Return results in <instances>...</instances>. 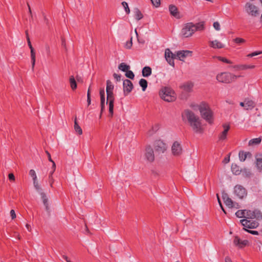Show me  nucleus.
<instances>
[{
    "label": "nucleus",
    "instance_id": "nucleus-7",
    "mask_svg": "<svg viewBox=\"0 0 262 262\" xmlns=\"http://www.w3.org/2000/svg\"><path fill=\"white\" fill-rule=\"evenodd\" d=\"M154 147L155 151L159 154L164 153L167 149L166 144L161 140H156Z\"/></svg>",
    "mask_w": 262,
    "mask_h": 262
},
{
    "label": "nucleus",
    "instance_id": "nucleus-58",
    "mask_svg": "<svg viewBox=\"0 0 262 262\" xmlns=\"http://www.w3.org/2000/svg\"><path fill=\"white\" fill-rule=\"evenodd\" d=\"M10 215L12 219H14L16 217V214L14 210H11L10 211Z\"/></svg>",
    "mask_w": 262,
    "mask_h": 262
},
{
    "label": "nucleus",
    "instance_id": "nucleus-28",
    "mask_svg": "<svg viewBox=\"0 0 262 262\" xmlns=\"http://www.w3.org/2000/svg\"><path fill=\"white\" fill-rule=\"evenodd\" d=\"M255 107L254 102L251 100H245V109L247 110H252Z\"/></svg>",
    "mask_w": 262,
    "mask_h": 262
},
{
    "label": "nucleus",
    "instance_id": "nucleus-3",
    "mask_svg": "<svg viewBox=\"0 0 262 262\" xmlns=\"http://www.w3.org/2000/svg\"><path fill=\"white\" fill-rule=\"evenodd\" d=\"M160 97L167 102H173L176 99L174 91L170 87L162 88L159 92Z\"/></svg>",
    "mask_w": 262,
    "mask_h": 262
},
{
    "label": "nucleus",
    "instance_id": "nucleus-48",
    "mask_svg": "<svg viewBox=\"0 0 262 262\" xmlns=\"http://www.w3.org/2000/svg\"><path fill=\"white\" fill-rule=\"evenodd\" d=\"M262 53V51H256L252 52L247 55L248 57H252L254 56L259 55Z\"/></svg>",
    "mask_w": 262,
    "mask_h": 262
},
{
    "label": "nucleus",
    "instance_id": "nucleus-51",
    "mask_svg": "<svg viewBox=\"0 0 262 262\" xmlns=\"http://www.w3.org/2000/svg\"><path fill=\"white\" fill-rule=\"evenodd\" d=\"M245 231H247L248 232L252 234H253V235H258V232L257 231H255V230H248V229H247L245 228H243Z\"/></svg>",
    "mask_w": 262,
    "mask_h": 262
},
{
    "label": "nucleus",
    "instance_id": "nucleus-11",
    "mask_svg": "<svg viewBox=\"0 0 262 262\" xmlns=\"http://www.w3.org/2000/svg\"><path fill=\"white\" fill-rule=\"evenodd\" d=\"M124 95H127L133 89L134 86L132 81L128 79H125L123 83Z\"/></svg>",
    "mask_w": 262,
    "mask_h": 262
},
{
    "label": "nucleus",
    "instance_id": "nucleus-34",
    "mask_svg": "<svg viewBox=\"0 0 262 262\" xmlns=\"http://www.w3.org/2000/svg\"><path fill=\"white\" fill-rule=\"evenodd\" d=\"M139 85L142 89L143 91H145L147 87V81L145 79H141L139 81Z\"/></svg>",
    "mask_w": 262,
    "mask_h": 262
},
{
    "label": "nucleus",
    "instance_id": "nucleus-44",
    "mask_svg": "<svg viewBox=\"0 0 262 262\" xmlns=\"http://www.w3.org/2000/svg\"><path fill=\"white\" fill-rule=\"evenodd\" d=\"M29 174L31 177H32L33 180H36L37 179V176L34 170L31 169L29 171Z\"/></svg>",
    "mask_w": 262,
    "mask_h": 262
},
{
    "label": "nucleus",
    "instance_id": "nucleus-36",
    "mask_svg": "<svg viewBox=\"0 0 262 262\" xmlns=\"http://www.w3.org/2000/svg\"><path fill=\"white\" fill-rule=\"evenodd\" d=\"M246 210H239L235 213V215L239 218H246Z\"/></svg>",
    "mask_w": 262,
    "mask_h": 262
},
{
    "label": "nucleus",
    "instance_id": "nucleus-5",
    "mask_svg": "<svg viewBox=\"0 0 262 262\" xmlns=\"http://www.w3.org/2000/svg\"><path fill=\"white\" fill-rule=\"evenodd\" d=\"M194 24L192 23H188L184 25L181 31V34L185 38L191 36L195 32L193 29Z\"/></svg>",
    "mask_w": 262,
    "mask_h": 262
},
{
    "label": "nucleus",
    "instance_id": "nucleus-50",
    "mask_svg": "<svg viewBox=\"0 0 262 262\" xmlns=\"http://www.w3.org/2000/svg\"><path fill=\"white\" fill-rule=\"evenodd\" d=\"M213 26L214 28L217 31H219L221 29L220 25L217 21L214 22Z\"/></svg>",
    "mask_w": 262,
    "mask_h": 262
},
{
    "label": "nucleus",
    "instance_id": "nucleus-18",
    "mask_svg": "<svg viewBox=\"0 0 262 262\" xmlns=\"http://www.w3.org/2000/svg\"><path fill=\"white\" fill-rule=\"evenodd\" d=\"M169 10L170 14L176 17V18H180L181 16L180 15V13L178 11L177 7L172 5H170L169 6Z\"/></svg>",
    "mask_w": 262,
    "mask_h": 262
},
{
    "label": "nucleus",
    "instance_id": "nucleus-24",
    "mask_svg": "<svg viewBox=\"0 0 262 262\" xmlns=\"http://www.w3.org/2000/svg\"><path fill=\"white\" fill-rule=\"evenodd\" d=\"M193 84L191 82H187L182 85L180 88L183 89L186 92H190L193 88Z\"/></svg>",
    "mask_w": 262,
    "mask_h": 262
},
{
    "label": "nucleus",
    "instance_id": "nucleus-2",
    "mask_svg": "<svg viewBox=\"0 0 262 262\" xmlns=\"http://www.w3.org/2000/svg\"><path fill=\"white\" fill-rule=\"evenodd\" d=\"M198 108L202 117L209 124H212L213 122V112L209 105L205 102H202L198 105Z\"/></svg>",
    "mask_w": 262,
    "mask_h": 262
},
{
    "label": "nucleus",
    "instance_id": "nucleus-33",
    "mask_svg": "<svg viewBox=\"0 0 262 262\" xmlns=\"http://www.w3.org/2000/svg\"><path fill=\"white\" fill-rule=\"evenodd\" d=\"M118 69L123 72H126L130 69V66L122 62L119 65Z\"/></svg>",
    "mask_w": 262,
    "mask_h": 262
},
{
    "label": "nucleus",
    "instance_id": "nucleus-43",
    "mask_svg": "<svg viewBox=\"0 0 262 262\" xmlns=\"http://www.w3.org/2000/svg\"><path fill=\"white\" fill-rule=\"evenodd\" d=\"M233 41L237 44H241L245 42L246 40L242 38L236 37L234 39Z\"/></svg>",
    "mask_w": 262,
    "mask_h": 262
},
{
    "label": "nucleus",
    "instance_id": "nucleus-10",
    "mask_svg": "<svg viewBox=\"0 0 262 262\" xmlns=\"http://www.w3.org/2000/svg\"><path fill=\"white\" fill-rule=\"evenodd\" d=\"M240 222L245 228H247L248 229L256 228L259 225L257 222L247 219L241 220Z\"/></svg>",
    "mask_w": 262,
    "mask_h": 262
},
{
    "label": "nucleus",
    "instance_id": "nucleus-26",
    "mask_svg": "<svg viewBox=\"0 0 262 262\" xmlns=\"http://www.w3.org/2000/svg\"><path fill=\"white\" fill-rule=\"evenodd\" d=\"M224 203L226 204L227 206H228L229 208H238V204L236 203L234 204L233 201L231 200V198H229L227 200H226L224 202Z\"/></svg>",
    "mask_w": 262,
    "mask_h": 262
},
{
    "label": "nucleus",
    "instance_id": "nucleus-46",
    "mask_svg": "<svg viewBox=\"0 0 262 262\" xmlns=\"http://www.w3.org/2000/svg\"><path fill=\"white\" fill-rule=\"evenodd\" d=\"M52 170L49 173V179H52V175L56 169V164L55 162H53V164H52Z\"/></svg>",
    "mask_w": 262,
    "mask_h": 262
},
{
    "label": "nucleus",
    "instance_id": "nucleus-39",
    "mask_svg": "<svg viewBox=\"0 0 262 262\" xmlns=\"http://www.w3.org/2000/svg\"><path fill=\"white\" fill-rule=\"evenodd\" d=\"M216 58L219 60L222 61L223 62L226 63L231 64L232 63L231 60H230L225 57H222V56H217Z\"/></svg>",
    "mask_w": 262,
    "mask_h": 262
},
{
    "label": "nucleus",
    "instance_id": "nucleus-6",
    "mask_svg": "<svg viewBox=\"0 0 262 262\" xmlns=\"http://www.w3.org/2000/svg\"><path fill=\"white\" fill-rule=\"evenodd\" d=\"M245 11L252 16H257L259 14L258 8L253 4L247 2L244 7Z\"/></svg>",
    "mask_w": 262,
    "mask_h": 262
},
{
    "label": "nucleus",
    "instance_id": "nucleus-14",
    "mask_svg": "<svg viewBox=\"0 0 262 262\" xmlns=\"http://www.w3.org/2000/svg\"><path fill=\"white\" fill-rule=\"evenodd\" d=\"M171 151L174 156H179L182 153V148L180 143L177 141H175L171 147Z\"/></svg>",
    "mask_w": 262,
    "mask_h": 262
},
{
    "label": "nucleus",
    "instance_id": "nucleus-53",
    "mask_svg": "<svg viewBox=\"0 0 262 262\" xmlns=\"http://www.w3.org/2000/svg\"><path fill=\"white\" fill-rule=\"evenodd\" d=\"M229 198V197L227 193H226L225 192H222V199H223L224 202H225L226 200H227Z\"/></svg>",
    "mask_w": 262,
    "mask_h": 262
},
{
    "label": "nucleus",
    "instance_id": "nucleus-52",
    "mask_svg": "<svg viewBox=\"0 0 262 262\" xmlns=\"http://www.w3.org/2000/svg\"><path fill=\"white\" fill-rule=\"evenodd\" d=\"M216 196H217V198L218 202H219V203L220 204V206L222 210L224 211V212L225 213H226V211H225V210L224 208H223V205L222 204V203H221V200H220V199L219 198V194H216Z\"/></svg>",
    "mask_w": 262,
    "mask_h": 262
},
{
    "label": "nucleus",
    "instance_id": "nucleus-4",
    "mask_svg": "<svg viewBox=\"0 0 262 262\" xmlns=\"http://www.w3.org/2000/svg\"><path fill=\"white\" fill-rule=\"evenodd\" d=\"M240 76H236L229 72H223L216 76V79L220 82L229 83L234 81Z\"/></svg>",
    "mask_w": 262,
    "mask_h": 262
},
{
    "label": "nucleus",
    "instance_id": "nucleus-20",
    "mask_svg": "<svg viewBox=\"0 0 262 262\" xmlns=\"http://www.w3.org/2000/svg\"><path fill=\"white\" fill-rule=\"evenodd\" d=\"M41 199L42 200L43 204L45 206L46 210L47 211H50V207L48 203V199L46 194V193L43 192H41L40 193Z\"/></svg>",
    "mask_w": 262,
    "mask_h": 262
},
{
    "label": "nucleus",
    "instance_id": "nucleus-31",
    "mask_svg": "<svg viewBox=\"0 0 262 262\" xmlns=\"http://www.w3.org/2000/svg\"><path fill=\"white\" fill-rule=\"evenodd\" d=\"M261 138L260 137L252 139L249 141V145L253 146L258 145L261 142Z\"/></svg>",
    "mask_w": 262,
    "mask_h": 262
},
{
    "label": "nucleus",
    "instance_id": "nucleus-59",
    "mask_svg": "<svg viewBox=\"0 0 262 262\" xmlns=\"http://www.w3.org/2000/svg\"><path fill=\"white\" fill-rule=\"evenodd\" d=\"M100 96H105V91L104 88H101L100 89L99 91Z\"/></svg>",
    "mask_w": 262,
    "mask_h": 262
},
{
    "label": "nucleus",
    "instance_id": "nucleus-1",
    "mask_svg": "<svg viewBox=\"0 0 262 262\" xmlns=\"http://www.w3.org/2000/svg\"><path fill=\"white\" fill-rule=\"evenodd\" d=\"M182 119L184 122H188L195 132H202V123L199 117L191 110H184L182 113Z\"/></svg>",
    "mask_w": 262,
    "mask_h": 262
},
{
    "label": "nucleus",
    "instance_id": "nucleus-61",
    "mask_svg": "<svg viewBox=\"0 0 262 262\" xmlns=\"http://www.w3.org/2000/svg\"><path fill=\"white\" fill-rule=\"evenodd\" d=\"M87 102L88 105H90L91 104V94H89V93L87 94Z\"/></svg>",
    "mask_w": 262,
    "mask_h": 262
},
{
    "label": "nucleus",
    "instance_id": "nucleus-16",
    "mask_svg": "<svg viewBox=\"0 0 262 262\" xmlns=\"http://www.w3.org/2000/svg\"><path fill=\"white\" fill-rule=\"evenodd\" d=\"M27 40L28 45L29 48L30 49V50H31V62H32V69L33 70L34 66H35V52L34 48H33V47L31 45L30 38L28 37V39Z\"/></svg>",
    "mask_w": 262,
    "mask_h": 262
},
{
    "label": "nucleus",
    "instance_id": "nucleus-8",
    "mask_svg": "<svg viewBox=\"0 0 262 262\" xmlns=\"http://www.w3.org/2000/svg\"><path fill=\"white\" fill-rule=\"evenodd\" d=\"M246 218L251 219H256L257 220H261L262 219V213L258 210H254V211L246 210Z\"/></svg>",
    "mask_w": 262,
    "mask_h": 262
},
{
    "label": "nucleus",
    "instance_id": "nucleus-42",
    "mask_svg": "<svg viewBox=\"0 0 262 262\" xmlns=\"http://www.w3.org/2000/svg\"><path fill=\"white\" fill-rule=\"evenodd\" d=\"M122 5L124 7L126 13L127 14H129V12H130V10H129V8L128 6L127 3L126 2H123L122 3Z\"/></svg>",
    "mask_w": 262,
    "mask_h": 262
},
{
    "label": "nucleus",
    "instance_id": "nucleus-12",
    "mask_svg": "<svg viewBox=\"0 0 262 262\" xmlns=\"http://www.w3.org/2000/svg\"><path fill=\"white\" fill-rule=\"evenodd\" d=\"M176 55L174 54L169 49H166L165 51V57L168 63L172 67L174 66L173 59L176 58Z\"/></svg>",
    "mask_w": 262,
    "mask_h": 262
},
{
    "label": "nucleus",
    "instance_id": "nucleus-55",
    "mask_svg": "<svg viewBox=\"0 0 262 262\" xmlns=\"http://www.w3.org/2000/svg\"><path fill=\"white\" fill-rule=\"evenodd\" d=\"M100 107H101V111H100V118L101 117L102 114L105 110V103H100Z\"/></svg>",
    "mask_w": 262,
    "mask_h": 262
},
{
    "label": "nucleus",
    "instance_id": "nucleus-23",
    "mask_svg": "<svg viewBox=\"0 0 262 262\" xmlns=\"http://www.w3.org/2000/svg\"><path fill=\"white\" fill-rule=\"evenodd\" d=\"M115 99H109V100L106 101V103H108L109 108V117H113L114 114V103Z\"/></svg>",
    "mask_w": 262,
    "mask_h": 262
},
{
    "label": "nucleus",
    "instance_id": "nucleus-25",
    "mask_svg": "<svg viewBox=\"0 0 262 262\" xmlns=\"http://www.w3.org/2000/svg\"><path fill=\"white\" fill-rule=\"evenodd\" d=\"M256 164L257 169L259 171H262V154L256 155Z\"/></svg>",
    "mask_w": 262,
    "mask_h": 262
},
{
    "label": "nucleus",
    "instance_id": "nucleus-60",
    "mask_svg": "<svg viewBox=\"0 0 262 262\" xmlns=\"http://www.w3.org/2000/svg\"><path fill=\"white\" fill-rule=\"evenodd\" d=\"M8 178L10 181H14L15 180L14 175L12 173L9 174Z\"/></svg>",
    "mask_w": 262,
    "mask_h": 262
},
{
    "label": "nucleus",
    "instance_id": "nucleus-15",
    "mask_svg": "<svg viewBox=\"0 0 262 262\" xmlns=\"http://www.w3.org/2000/svg\"><path fill=\"white\" fill-rule=\"evenodd\" d=\"M145 156L146 160L150 162H153L155 160L154 150L150 145L146 147Z\"/></svg>",
    "mask_w": 262,
    "mask_h": 262
},
{
    "label": "nucleus",
    "instance_id": "nucleus-63",
    "mask_svg": "<svg viewBox=\"0 0 262 262\" xmlns=\"http://www.w3.org/2000/svg\"><path fill=\"white\" fill-rule=\"evenodd\" d=\"M61 256L64 259H65L67 261V262H71V261L69 259L68 257L66 255H62Z\"/></svg>",
    "mask_w": 262,
    "mask_h": 262
},
{
    "label": "nucleus",
    "instance_id": "nucleus-30",
    "mask_svg": "<svg viewBox=\"0 0 262 262\" xmlns=\"http://www.w3.org/2000/svg\"><path fill=\"white\" fill-rule=\"evenodd\" d=\"M194 32L196 31H202L204 29V22L202 21L196 24H194Z\"/></svg>",
    "mask_w": 262,
    "mask_h": 262
},
{
    "label": "nucleus",
    "instance_id": "nucleus-13",
    "mask_svg": "<svg viewBox=\"0 0 262 262\" xmlns=\"http://www.w3.org/2000/svg\"><path fill=\"white\" fill-rule=\"evenodd\" d=\"M114 85L112 84L110 80H108L106 81V96L107 99H115L114 95L113 94Z\"/></svg>",
    "mask_w": 262,
    "mask_h": 262
},
{
    "label": "nucleus",
    "instance_id": "nucleus-35",
    "mask_svg": "<svg viewBox=\"0 0 262 262\" xmlns=\"http://www.w3.org/2000/svg\"><path fill=\"white\" fill-rule=\"evenodd\" d=\"M70 82L71 89L73 90H75L77 88V83L73 76H70Z\"/></svg>",
    "mask_w": 262,
    "mask_h": 262
},
{
    "label": "nucleus",
    "instance_id": "nucleus-41",
    "mask_svg": "<svg viewBox=\"0 0 262 262\" xmlns=\"http://www.w3.org/2000/svg\"><path fill=\"white\" fill-rule=\"evenodd\" d=\"M241 239L239 237H238L237 236H236L234 237V240H233V243L235 246L239 247L241 243Z\"/></svg>",
    "mask_w": 262,
    "mask_h": 262
},
{
    "label": "nucleus",
    "instance_id": "nucleus-37",
    "mask_svg": "<svg viewBox=\"0 0 262 262\" xmlns=\"http://www.w3.org/2000/svg\"><path fill=\"white\" fill-rule=\"evenodd\" d=\"M143 16L141 12L138 9L135 10V18L137 20H139L143 18Z\"/></svg>",
    "mask_w": 262,
    "mask_h": 262
},
{
    "label": "nucleus",
    "instance_id": "nucleus-29",
    "mask_svg": "<svg viewBox=\"0 0 262 262\" xmlns=\"http://www.w3.org/2000/svg\"><path fill=\"white\" fill-rule=\"evenodd\" d=\"M235 68L239 70H245L248 69H254L255 68V66L254 65H246V64H241L237 65L234 66Z\"/></svg>",
    "mask_w": 262,
    "mask_h": 262
},
{
    "label": "nucleus",
    "instance_id": "nucleus-49",
    "mask_svg": "<svg viewBox=\"0 0 262 262\" xmlns=\"http://www.w3.org/2000/svg\"><path fill=\"white\" fill-rule=\"evenodd\" d=\"M33 184H34V187L37 191H39L41 189V188L38 184L37 179L36 180H33Z\"/></svg>",
    "mask_w": 262,
    "mask_h": 262
},
{
    "label": "nucleus",
    "instance_id": "nucleus-57",
    "mask_svg": "<svg viewBox=\"0 0 262 262\" xmlns=\"http://www.w3.org/2000/svg\"><path fill=\"white\" fill-rule=\"evenodd\" d=\"M45 152H46V154H47V155L48 156L49 161L51 162L52 163V164H53V162H54L52 160L50 154L47 150H46Z\"/></svg>",
    "mask_w": 262,
    "mask_h": 262
},
{
    "label": "nucleus",
    "instance_id": "nucleus-27",
    "mask_svg": "<svg viewBox=\"0 0 262 262\" xmlns=\"http://www.w3.org/2000/svg\"><path fill=\"white\" fill-rule=\"evenodd\" d=\"M142 76L145 77H147L151 74V69L149 67H145L143 68L142 71Z\"/></svg>",
    "mask_w": 262,
    "mask_h": 262
},
{
    "label": "nucleus",
    "instance_id": "nucleus-54",
    "mask_svg": "<svg viewBox=\"0 0 262 262\" xmlns=\"http://www.w3.org/2000/svg\"><path fill=\"white\" fill-rule=\"evenodd\" d=\"M113 76H114V78L116 79L117 81H120L121 80V75H118L116 73H114L113 74Z\"/></svg>",
    "mask_w": 262,
    "mask_h": 262
},
{
    "label": "nucleus",
    "instance_id": "nucleus-45",
    "mask_svg": "<svg viewBox=\"0 0 262 262\" xmlns=\"http://www.w3.org/2000/svg\"><path fill=\"white\" fill-rule=\"evenodd\" d=\"M248 244V241L247 240L241 241L240 243V245L238 247L239 248H242L247 245Z\"/></svg>",
    "mask_w": 262,
    "mask_h": 262
},
{
    "label": "nucleus",
    "instance_id": "nucleus-9",
    "mask_svg": "<svg viewBox=\"0 0 262 262\" xmlns=\"http://www.w3.org/2000/svg\"><path fill=\"white\" fill-rule=\"evenodd\" d=\"M234 193L239 199H243L247 195V190L240 185H236L234 187Z\"/></svg>",
    "mask_w": 262,
    "mask_h": 262
},
{
    "label": "nucleus",
    "instance_id": "nucleus-38",
    "mask_svg": "<svg viewBox=\"0 0 262 262\" xmlns=\"http://www.w3.org/2000/svg\"><path fill=\"white\" fill-rule=\"evenodd\" d=\"M231 170L232 172L236 175L239 174L241 172V171L239 170L238 167L236 164L232 165Z\"/></svg>",
    "mask_w": 262,
    "mask_h": 262
},
{
    "label": "nucleus",
    "instance_id": "nucleus-47",
    "mask_svg": "<svg viewBox=\"0 0 262 262\" xmlns=\"http://www.w3.org/2000/svg\"><path fill=\"white\" fill-rule=\"evenodd\" d=\"M152 4L156 7H159L160 5V0H150Z\"/></svg>",
    "mask_w": 262,
    "mask_h": 262
},
{
    "label": "nucleus",
    "instance_id": "nucleus-22",
    "mask_svg": "<svg viewBox=\"0 0 262 262\" xmlns=\"http://www.w3.org/2000/svg\"><path fill=\"white\" fill-rule=\"evenodd\" d=\"M209 46L214 49H222L224 47V45L217 40L210 41Z\"/></svg>",
    "mask_w": 262,
    "mask_h": 262
},
{
    "label": "nucleus",
    "instance_id": "nucleus-19",
    "mask_svg": "<svg viewBox=\"0 0 262 262\" xmlns=\"http://www.w3.org/2000/svg\"><path fill=\"white\" fill-rule=\"evenodd\" d=\"M223 126L224 128V130L219 136V140L222 141L226 139L228 132L230 129V125L229 124H223Z\"/></svg>",
    "mask_w": 262,
    "mask_h": 262
},
{
    "label": "nucleus",
    "instance_id": "nucleus-56",
    "mask_svg": "<svg viewBox=\"0 0 262 262\" xmlns=\"http://www.w3.org/2000/svg\"><path fill=\"white\" fill-rule=\"evenodd\" d=\"M132 38L129 41H127L126 43L125 47L127 49H130L132 46Z\"/></svg>",
    "mask_w": 262,
    "mask_h": 262
},
{
    "label": "nucleus",
    "instance_id": "nucleus-62",
    "mask_svg": "<svg viewBox=\"0 0 262 262\" xmlns=\"http://www.w3.org/2000/svg\"><path fill=\"white\" fill-rule=\"evenodd\" d=\"M230 161V157L228 156V157H226L224 161H223V162H224L225 163H227L229 162Z\"/></svg>",
    "mask_w": 262,
    "mask_h": 262
},
{
    "label": "nucleus",
    "instance_id": "nucleus-64",
    "mask_svg": "<svg viewBox=\"0 0 262 262\" xmlns=\"http://www.w3.org/2000/svg\"><path fill=\"white\" fill-rule=\"evenodd\" d=\"M225 262H232L231 258L228 256L225 257Z\"/></svg>",
    "mask_w": 262,
    "mask_h": 262
},
{
    "label": "nucleus",
    "instance_id": "nucleus-21",
    "mask_svg": "<svg viewBox=\"0 0 262 262\" xmlns=\"http://www.w3.org/2000/svg\"><path fill=\"white\" fill-rule=\"evenodd\" d=\"M238 156L239 160L242 162H244L247 158H251L252 154L249 151L245 152L244 151H240L238 154Z\"/></svg>",
    "mask_w": 262,
    "mask_h": 262
},
{
    "label": "nucleus",
    "instance_id": "nucleus-40",
    "mask_svg": "<svg viewBox=\"0 0 262 262\" xmlns=\"http://www.w3.org/2000/svg\"><path fill=\"white\" fill-rule=\"evenodd\" d=\"M125 76L129 79H133L135 77V75L134 73L130 70H128L126 72H125Z\"/></svg>",
    "mask_w": 262,
    "mask_h": 262
},
{
    "label": "nucleus",
    "instance_id": "nucleus-32",
    "mask_svg": "<svg viewBox=\"0 0 262 262\" xmlns=\"http://www.w3.org/2000/svg\"><path fill=\"white\" fill-rule=\"evenodd\" d=\"M74 129L78 135H81L82 134V130L80 126L78 125L76 118H75L74 121Z\"/></svg>",
    "mask_w": 262,
    "mask_h": 262
},
{
    "label": "nucleus",
    "instance_id": "nucleus-17",
    "mask_svg": "<svg viewBox=\"0 0 262 262\" xmlns=\"http://www.w3.org/2000/svg\"><path fill=\"white\" fill-rule=\"evenodd\" d=\"M191 52L186 50V51H179L177 52L176 56L180 60L183 61L184 59L189 56L191 55Z\"/></svg>",
    "mask_w": 262,
    "mask_h": 262
}]
</instances>
